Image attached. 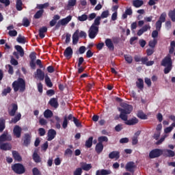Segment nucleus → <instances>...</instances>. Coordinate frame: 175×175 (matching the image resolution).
Wrapping results in <instances>:
<instances>
[{
    "mask_svg": "<svg viewBox=\"0 0 175 175\" xmlns=\"http://www.w3.org/2000/svg\"><path fill=\"white\" fill-rule=\"evenodd\" d=\"M8 35H10V36L13 37V36H17V31L16 30H10L8 32Z\"/></svg>",
    "mask_w": 175,
    "mask_h": 175,
    "instance_id": "0e129e2a",
    "label": "nucleus"
},
{
    "mask_svg": "<svg viewBox=\"0 0 175 175\" xmlns=\"http://www.w3.org/2000/svg\"><path fill=\"white\" fill-rule=\"evenodd\" d=\"M5 120L3 119V118H0V133L3 132V130L5 128Z\"/></svg>",
    "mask_w": 175,
    "mask_h": 175,
    "instance_id": "4c0bfd02",
    "label": "nucleus"
},
{
    "mask_svg": "<svg viewBox=\"0 0 175 175\" xmlns=\"http://www.w3.org/2000/svg\"><path fill=\"white\" fill-rule=\"evenodd\" d=\"M56 122H55V128L57 129H61V118L58 117V116H55L54 117Z\"/></svg>",
    "mask_w": 175,
    "mask_h": 175,
    "instance_id": "f704fd0d",
    "label": "nucleus"
},
{
    "mask_svg": "<svg viewBox=\"0 0 175 175\" xmlns=\"http://www.w3.org/2000/svg\"><path fill=\"white\" fill-rule=\"evenodd\" d=\"M139 46H141L142 48L146 46V44H147V42L144 40H139Z\"/></svg>",
    "mask_w": 175,
    "mask_h": 175,
    "instance_id": "774afa93",
    "label": "nucleus"
},
{
    "mask_svg": "<svg viewBox=\"0 0 175 175\" xmlns=\"http://www.w3.org/2000/svg\"><path fill=\"white\" fill-rule=\"evenodd\" d=\"M64 55L68 59H70L73 55V49H72V47L68 46L64 52Z\"/></svg>",
    "mask_w": 175,
    "mask_h": 175,
    "instance_id": "f8f14e48",
    "label": "nucleus"
},
{
    "mask_svg": "<svg viewBox=\"0 0 175 175\" xmlns=\"http://www.w3.org/2000/svg\"><path fill=\"white\" fill-rule=\"evenodd\" d=\"M77 3V0H68V6L72 8L73 6H76Z\"/></svg>",
    "mask_w": 175,
    "mask_h": 175,
    "instance_id": "603ef678",
    "label": "nucleus"
},
{
    "mask_svg": "<svg viewBox=\"0 0 175 175\" xmlns=\"http://www.w3.org/2000/svg\"><path fill=\"white\" fill-rule=\"evenodd\" d=\"M122 107L123 108H118L119 111H120L119 117L122 121H124L126 125L132 126L139 124V119L136 117L128 120V114H131L132 110H133V107H132V105L125 103Z\"/></svg>",
    "mask_w": 175,
    "mask_h": 175,
    "instance_id": "f257e3e1",
    "label": "nucleus"
},
{
    "mask_svg": "<svg viewBox=\"0 0 175 175\" xmlns=\"http://www.w3.org/2000/svg\"><path fill=\"white\" fill-rule=\"evenodd\" d=\"M12 92V88L10 87H7V88L4 89L1 93L2 96H6L8 94H10Z\"/></svg>",
    "mask_w": 175,
    "mask_h": 175,
    "instance_id": "c03bdc74",
    "label": "nucleus"
},
{
    "mask_svg": "<svg viewBox=\"0 0 175 175\" xmlns=\"http://www.w3.org/2000/svg\"><path fill=\"white\" fill-rule=\"evenodd\" d=\"M32 173L33 175H40V171L39 170V169H38V167H34L32 169Z\"/></svg>",
    "mask_w": 175,
    "mask_h": 175,
    "instance_id": "bf43d9fd",
    "label": "nucleus"
},
{
    "mask_svg": "<svg viewBox=\"0 0 175 175\" xmlns=\"http://www.w3.org/2000/svg\"><path fill=\"white\" fill-rule=\"evenodd\" d=\"M105 46H107L109 50H111V51H114V44L113 43V41H111V39L107 38L105 40Z\"/></svg>",
    "mask_w": 175,
    "mask_h": 175,
    "instance_id": "dca6fc26",
    "label": "nucleus"
},
{
    "mask_svg": "<svg viewBox=\"0 0 175 175\" xmlns=\"http://www.w3.org/2000/svg\"><path fill=\"white\" fill-rule=\"evenodd\" d=\"M166 21V12H163L160 16L159 20L156 22L155 27L157 31H161L162 28V23H165Z\"/></svg>",
    "mask_w": 175,
    "mask_h": 175,
    "instance_id": "423d86ee",
    "label": "nucleus"
},
{
    "mask_svg": "<svg viewBox=\"0 0 175 175\" xmlns=\"http://www.w3.org/2000/svg\"><path fill=\"white\" fill-rule=\"evenodd\" d=\"M98 143H103V142L107 143V142H109V138H107L106 136H101L98 137Z\"/></svg>",
    "mask_w": 175,
    "mask_h": 175,
    "instance_id": "09e8293b",
    "label": "nucleus"
},
{
    "mask_svg": "<svg viewBox=\"0 0 175 175\" xmlns=\"http://www.w3.org/2000/svg\"><path fill=\"white\" fill-rule=\"evenodd\" d=\"M16 42H18V43H22V44H25V37H21V35H19L16 38Z\"/></svg>",
    "mask_w": 175,
    "mask_h": 175,
    "instance_id": "49530a36",
    "label": "nucleus"
},
{
    "mask_svg": "<svg viewBox=\"0 0 175 175\" xmlns=\"http://www.w3.org/2000/svg\"><path fill=\"white\" fill-rule=\"evenodd\" d=\"M12 157L15 159V161H18V162H21V161H23L21 156H20L18 152L16 150L12 151Z\"/></svg>",
    "mask_w": 175,
    "mask_h": 175,
    "instance_id": "393cba45",
    "label": "nucleus"
},
{
    "mask_svg": "<svg viewBox=\"0 0 175 175\" xmlns=\"http://www.w3.org/2000/svg\"><path fill=\"white\" fill-rule=\"evenodd\" d=\"M16 9L18 12H21V10H23V1L16 0Z\"/></svg>",
    "mask_w": 175,
    "mask_h": 175,
    "instance_id": "7c9ffc66",
    "label": "nucleus"
},
{
    "mask_svg": "<svg viewBox=\"0 0 175 175\" xmlns=\"http://www.w3.org/2000/svg\"><path fill=\"white\" fill-rule=\"evenodd\" d=\"M158 44V40L157 39H153L149 42L148 46L151 47V49H155V46Z\"/></svg>",
    "mask_w": 175,
    "mask_h": 175,
    "instance_id": "a19ab883",
    "label": "nucleus"
},
{
    "mask_svg": "<svg viewBox=\"0 0 175 175\" xmlns=\"http://www.w3.org/2000/svg\"><path fill=\"white\" fill-rule=\"evenodd\" d=\"M31 139H32L31 135L29 133H25L23 139H22L23 142V146H25V147H28V146L31 144Z\"/></svg>",
    "mask_w": 175,
    "mask_h": 175,
    "instance_id": "6e6552de",
    "label": "nucleus"
},
{
    "mask_svg": "<svg viewBox=\"0 0 175 175\" xmlns=\"http://www.w3.org/2000/svg\"><path fill=\"white\" fill-rule=\"evenodd\" d=\"M21 120V113H18L16 116H15L13 118H12L11 122H12L13 124H17V122H18V121H20Z\"/></svg>",
    "mask_w": 175,
    "mask_h": 175,
    "instance_id": "c756f323",
    "label": "nucleus"
},
{
    "mask_svg": "<svg viewBox=\"0 0 175 175\" xmlns=\"http://www.w3.org/2000/svg\"><path fill=\"white\" fill-rule=\"evenodd\" d=\"M77 20L79 21H87V20H88V16L83 14L81 16H78Z\"/></svg>",
    "mask_w": 175,
    "mask_h": 175,
    "instance_id": "a18cd8bd",
    "label": "nucleus"
},
{
    "mask_svg": "<svg viewBox=\"0 0 175 175\" xmlns=\"http://www.w3.org/2000/svg\"><path fill=\"white\" fill-rule=\"evenodd\" d=\"M136 85L139 90H143V88H144V81L143 79H137V81H136Z\"/></svg>",
    "mask_w": 175,
    "mask_h": 175,
    "instance_id": "b1692460",
    "label": "nucleus"
},
{
    "mask_svg": "<svg viewBox=\"0 0 175 175\" xmlns=\"http://www.w3.org/2000/svg\"><path fill=\"white\" fill-rule=\"evenodd\" d=\"M138 118H141V120H147V115H146L143 111H139L137 113Z\"/></svg>",
    "mask_w": 175,
    "mask_h": 175,
    "instance_id": "de8ad7c7",
    "label": "nucleus"
},
{
    "mask_svg": "<svg viewBox=\"0 0 175 175\" xmlns=\"http://www.w3.org/2000/svg\"><path fill=\"white\" fill-rule=\"evenodd\" d=\"M109 158L110 159H120V152L118 151H113L109 153Z\"/></svg>",
    "mask_w": 175,
    "mask_h": 175,
    "instance_id": "6ab92c4d",
    "label": "nucleus"
},
{
    "mask_svg": "<svg viewBox=\"0 0 175 175\" xmlns=\"http://www.w3.org/2000/svg\"><path fill=\"white\" fill-rule=\"evenodd\" d=\"M12 170L16 174H24L25 173V167L21 163H15L12 165Z\"/></svg>",
    "mask_w": 175,
    "mask_h": 175,
    "instance_id": "39448f33",
    "label": "nucleus"
},
{
    "mask_svg": "<svg viewBox=\"0 0 175 175\" xmlns=\"http://www.w3.org/2000/svg\"><path fill=\"white\" fill-rule=\"evenodd\" d=\"M53 116V111L50 109H46L44 111V118H51Z\"/></svg>",
    "mask_w": 175,
    "mask_h": 175,
    "instance_id": "473e14b6",
    "label": "nucleus"
},
{
    "mask_svg": "<svg viewBox=\"0 0 175 175\" xmlns=\"http://www.w3.org/2000/svg\"><path fill=\"white\" fill-rule=\"evenodd\" d=\"M95 150H96V152H97V154H100V152L103 151V144L98 142L96 145Z\"/></svg>",
    "mask_w": 175,
    "mask_h": 175,
    "instance_id": "bb28decb",
    "label": "nucleus"
},
{
    "mask_svg": "<svg viewBox=\"0 0 175 175\" xmlns=\"http://www.w3.org/2000/svg\"><path fill=\"white\" fill-rule=\"evenodd\" d=\"M111 174V171L110 170H105L103 169L101 170H97L96 172V175H109Z\"/></svg>",
    "mask_w": 175,
    "mask_h": 175,
    "instance_id": "412c9836",
    "label": "nucleus"
},
{
    "mask_svg": "<svg viewBox=\"0 0 175 175\" xmlns=\"http://www.w3.org/2000/svg\"><path fill=\"white\" fill-rule=\"evenodd\" d=\"M43 13H44V10H40L37 11L33 16L34 18H36V20L40 18L43 16Z\"/></svg>",
    "mask_w": 175,
    "mask_h": 175,
    "instance_id": "72a5a7b5",
    "label": "nucleus"
},
{
    "mask_svg": "<svg viewBox=\"0 0 175 175\" xmlns=\"http://www.w3.org/2000/svg\"><path fill=\"white\" fill-rule=\"evenodd\" d=\"M0 149L3 151H9L12 150V145L9 143H0Z\"/></svg>",
    "mask_w": 175,
    "mask_h": 175,
    "instance_id": "f3484780",
    "label": "nucleus"
},
{
    "mask_svg": "<svg viewBox=\"0 0 175 175\" xmlns=\"http://www.w3.org/2000/svg\"><path fill=\"white\" fill-rule=\"evenodd\" d=\"M107 17H109V10H105L101 13L100 16H96L88 31L90 39H95V38H96V36L99 33L100 20H102V18H107Z\"/></svg>",
    "mask_w": 175,
    "mask_h": 175,
    "instance_id": "f03ea898",
    "label": "nucleus"
},
{
    "mask_svg": "<svg viewBox=\"0 0 175 175\" xmlns=\"http://www.w3.org/2000/svg\"><path fill=\"white\" fill-rule=\"evenodd\" d=\"M80 31L79 29L76 30L75 32L72 35V44H76L79 43V33Z\"/></svg>",
    "mask_w": 175,
    "mask_h": 175,
    "instance_id": "4be33fe9",
    "label": "nucleus"
},
{
    "mask_svg": "<svg viewBox=\"0 0 175 175\" xmlns=\"http://www.w3.org/2000/svg\"><path fill=\"white\" fill-rule=\"evenodd\" d=\"M29 58H30V61H36V53L35 52H32L30 55H29Z\"/></svg>",
    "mask_w": 175,
    "mask_h": 175,
    "instance_id": "052dcab7",
    "label": "nucleus"
},
{
    "mask_svg": "<svg viewBox=\"0 0 175 175\" xmlns=\"http://www.w3.org/2000/svg\"><path fill=\"white\" fill-rule=\"evenodd\" d=\"M12 140L11 136H8L6 133H3L0 136V143H3V142H10Z\"/></svg>",
    "mask_w": 175,
    "mask_h": 175,
    "instance_id": "aec40b11",
    "label": "nucleus"
},
{
    "mask_svg": "<svg viewBox=\"0 0 175 175\" xmlns=\"http://www.w3.org/2000/svg\"><path fill=\"white\" fill-rule=\"evenodd\" d=\"M94 140V137H90L88 140H86L85 146L87 148H91L92 147V142Z\"/></svg>",
    "mask_w": 175,
    "mask_h": 175,
    "instance_id": "2f4dec72",
    "label": "nucleus"
},
{
    "mask_svg": "<svg viewBox=\"0 0 175 175\" xmlns=\"http://www.w3.org/2000/svg\"><path fill=\"white\" fill-rule=\"evenodd\" d=\"M136 168V165H135V162L129 161L126 164L125 169L127 172H130V173H135V169Z\"/></svg>",
    "mask_w": 175,
    "mask_h": 175,
    "instance_id": "1a4fd4ad",
    "label": "nucleus"
},
{
    "mask_svg": "<svg viewBox=\"0 0 175 175\" xmlns=\"http://www.w3.org/2000/svg\"><path fill=\"white\" fill-rule=\"evenodd\" d=\"M68 118L66 116H65L64 118V121L62 123V126H63L64 129H66V128H68Z\"/></svg>",
    "mask_w": 175,
    "mask_h": 175,
    "instance_id": "864d4df0",
    "label": "nucleus"
},
{
    "mask_svg": "<svg viewBox=\"0 0 175 175\" xmlns=\"http://www.w3.org/2000/svg\"><path fill=\"white\" fill-rule=\"evenodd\" d=\"M33 159L36 163H40L42 162V159L40 158V156L38 154V152H34L33 154Z\"/></svg>",
    "mask_w": 175,
    "mask_h": 175,
    "instance_id": "a878e982",
    "label": "nucleus"
},
{
    "mask_svg": "<svg viewBox=\"0 0 175 175\" xmlns=\"http://www.w3.org/2000/svg\"><path fill=\"white\" fill-rule=\"evenodd\" d=\"M34 75L36 79H38L40 81H43L44 80V72H43L40 68H38Z\"/></svg>",
    "mask_w": 175,
    "mask_h": 175,
    "instance_id": "9b49d317",
    "label": "nucleus"
},
{
    "mask_svg": "<svg viewBox=\"0 0 175 175\" xmlns=\"http://www.w3.org/2000/svg\"><path fill=\"white\" fill-rule=\"evenodd\" d=\"M73 122L75 124V126H77V128H81V122H80V120H79V119L73 118Z\"/></svg>",
    "mask_w": 175,
    "mask_h": 175,
    "instance_id": "8fccbe9b",
    "label": "nucleus"
},
{
    "mask_svg": "<svg viewBox=\"0 0 175 175\" xmlns=\"http://www.w3.org/2000/svg\"><path fill=\"white\" fill-rule=\"evenodd\" d=\"M161 155H163V150L156 148L150 152L149 158L154 159V158H159Z\"/></svg>",
    "mask_w": 175,
    "mask_h": 175,
    "instance_id": "0eeeda50",
    "label": "nucleus"
},
{
    "mask_svg": "<svg viewBox=\"0 0 175 175\" xmlns=\"http://www.w3.org/2000/svg\"><path fill=\"white\" fill-rule=\"evenodd\" d=\"M12 88L14 92H24L25 91V81L23 78H18L12 83Z\"/></svg>",
    "mask_w": 175,
    "mask_h": 175,
    "instance_id": "20e7f679",
    "label": "nucleus"
},
{
    "mask_svg": "<svg viewBox=\"0 0 175 175\" xmlns=\"http://www.w3.org/2000/svg\"><path fill=\"white\" fill-rule=\"evenodd\" d=\"M64 155H70V157H72V155H73V151L70 150V148H67L64 152Z\"/></svg>",
    "mask_w": 175,
    "mask_h": 175,
    "instance_id": "13d9d810",
    "label": "nucleus"
},
{
    "mask_svg": "<svg viewBox=\"0 0 175 175\" xmlns=\"http://www.w3.org/2000/svg\"><path fill=\"white\" fill-rule=\"evenodd\" d=\"M158 32H159V30H154L152 32V38H153L154 39H155L156 38H158Z\"/></svg>",
    "mask_w": 175,
    "mask_h": 175,
    "instance_id": "69168bd1",
    "label": "nucleus"
},
{
    "mask_svg": "<svg viewBox=\"0 0 175 175\" xmlns=\"http://www.w3.org/2000/svg\"><path fill=\"white\" fill-rule=\"evenodd\" d=\"M49 3H44V4H37L36 9H39L40 10H43V9H47L49 6Z\"/></svg>",
    "mask_w": 175,
    "mask_h": 175,
    "instance_id": "e433bc0d",
    "label": "nucleus"
},
{
    "mask_svg": "<svg viewBox=\"0 0 175 175\" xmlns=\"http://www.w3.org/2000/svg\"><path fill=\"white\" fill-rule=\"evenodd\" d=\"M161 66H164V73L165 75H167V73H170V71L172 69L173 61L172 60V55L170 54H167L161 62Z\"/></svg>",
    "mask_w": 175,
    "mask_h": 175,
    "instance_id": "7ed1b4c3",
    "label": "nucleus"
},
{
    "mask_svg": "<svg viewBox=\"0 0 175 175\" xmlns=\"http://www.w3.org/2000/svg\"><path fill=\"white\" fill-rule=\"evenodd\" d=\"M163 154L164 157H166L167 158H172L175 156L174 151L170 150V149H164L163 150Z\"/></svg>",
    "mask_w": 175,
    "mask_h": 175,
    "instance_id": "ddd939ff",
    "label": "nucleus"
},
{
    "mask_svg": "<svg viewBox=\"0 0 175 175\" xmlns=\"http://www.w3.org/2000/svg\"><path fill=\"white\" fill-rule=\"evenodd\" d=\"M72 21V15H69L68 16L61 19L59 21L62 25H66L69 24V22Z\"/></svg>",
    "mask_w": 175,
    "mask_h": 175,
    "instance_id": "5701e85b",
    "label": "nucleus"
},
{
    "mask_svg": "<svg viewBox=\"0 0 175 175\" xmlns=\"http://www.w3.org/2000/svg\"><path fill=\"white\" fill-rule=\"evenodd\" d=\"M38 135L40 136H44L46 135V130L44 128L38 129Z\"/></svg>",
    "mask_w": 175,
    "mask_h": 175,
    "instance_id": "6e6d98bb",
    "label": "nucleus"
},
{
    "mask_svg": "<svg viewBox=\"0 0 175 175\" xmlns=\"http://www.w3.org/2000/svg\"><path fill=\"white\" fill-rule=\"evenodd\" d=\"M168 16L173 23H175V8L170 11Z\"/></svg>",
    "mask_w": 175,
    "mask_h": 175,
    "instance_id": "79ce46f5",
    "label": "nucleus"
},
{
    "mask_svg": "<svg viewBox=\"0 0 175 175\" xmlns=\"http://www.w3.org/2000/svg\"><path fill=\"white\" fill-rule=\"evenodd\" d=\"M124 57L127 64H132L133 62V57L131 55H124Z\"/></svg>",
    "mask_w": 175,
    "mask_h": 175,
    "instance_id": "58836bf2",
    "label": "nucleus"
},
{
    "mask_svg": "<svg viewBox=\"0 0 175 175\" xmlns=\"http://www.w3.org/2000/svg\"><path fill=\"white\" fill-rule=\"evenodd\" d=\"M57 136V131L55 130L51 129L48 131L47 133V140L48 142H51Z\"/></svg>",
    "mask_w": 175,
    "mask_h": 175,
    "instance_id": "9d476101",
    "label": "nucleus"
},
{
    "mask_svg": "<svg viewBox=\"0 0 175 175\" xmlns=\"http://www.w3.org/2000/svg\"><path fill=\"white\" fill-rule=\"evenodd\" d=\"M49 104L51 107H54L55 109H57L59 104H58V100L55 98H52L50 99Z\"/></svg>",
    "mask_w": 175,
    "mask_h": 175,
    "instance_id": "a211bd4d",
    "label": "nucleus"
},
{
    "mask_svg": "<svg viewBox=\"0 0 175 175\" xmlns=\"http://www.w3.org/2000/svg\"><path fill=\"white\" fill-rule=\"evenodd\" d=\"M45 83L49 88H51V87H53V83L51 82V79H50V77H49V76L45 77Z\"/></svg>",
    "mask_w": 175,
    "mask_h": 175,
    "instance_id": "37998d69",
    "label": "nucleus"
},
{
    "mask_svg": "<svg viewBox=\"0 0 175 175\" xmlns=\"http://www.w3.org/2000/svg\"><path fill=\"white\" fill-rule=\"evenodd\" d=\"M15 49L18 51V53H19L21 57H23L24 55V49H23V47H21V46L16 45Z\"/></svg>",
    "mask_w": 175,
    "mask_h": 175,
    "instance_id": "ea45409f",
    "label": "nucleus"
},
{
    "mask_svg": "<svg viewBox=\"0 0 175 175\" xmlns=\"http://www.w3.org/2000/svg\"><path fill=\"white\" fill-rule=\"evenodd\" d=\"M46 95H48V96H53V95H55V91H54V90H49L46 91Z\"/></svg>",
    "mask_w": 175,
    "mask_h": 175,
    "instance_id": "680f3d73",
    "label": "nucleus"
},
{
    "mask_svg": "<svg viewBox=\"0 0 175 175\" xmlns=\"http://www.w3.org/2000/svg\"><path fill=\"white\" fill-rule=\"evenodd\" d=\"M21 131H22L21 127H20V126H18V125H16L14 127V130H13L14 135L18 139L21 137Z\"/></svg>",
    "mask_w": 175,
    "mask_h": 175,
    "instance_id": "2eb2a0df",
    "label": "nucleus"
},
{
    "mask_svg": "<svg viewBox=\"0 0 175 175\" xmlns=\"http://www.w3.org/2000/svg\"><path fill=\"white\" fill-rule=\"evenodd\" d=\"M94 18H96V14L93 12L90 14H89V16L88 17V20L89 21H92V20H94Z\"/></svg>",
    "mask_w": 175,
    "mask_h": 175,
    "instance_id": "4d7b16f0",
    "label": "nucleus"
},
{
    "mask_svg": "<svg viewBox=\"0 0 175 175\" xmlns=\"http://www.w3.org/2000/svg\"><path fill=\"white\" fill-rule=\"evenodd\" d=\"M22 23V25L25 27H28L29 25H31V21H29V19H28L27 17L23 18Z\"/></svg>",
    "mask_w": 175,
    "mask_h": 175,
    "instance_id": "c9c22d12",
    "label": "nucleus"
},
{
    "mask_svg": "<svg viewBox=\"0 0 175 175\" xmlns=\"http://www.w3.org/2000/svg\"><path fill=\"white\" fill-rule=\"evenodd\" d=\"M86 48L85 46H81L79 49V54H84L85 53Z\"/></svg>",
    "mask_w": 175,
    "mask_h": 175,
    "instance_id": "e2e57ef3",
    "label": "nucleus"
},
{
    "mask_svg": "<svg viewBox=\"0 0 175 175\" xmlns=\"http://www.w3.org/2000/svg\"><path fill=\"white\" fill-rule=\"evenodd\" d=\"M83 173V169L81 167H78L74 172V175H81Z\"/></svg>",
    "mask_w": 175,
    "mask_h": 175,
    "instance_id": "5fc2aeb1",
    "label": "nucleus"
},
{
    "mask_svg": "<svg viewBox=\"0 0 175 175\" xmlns=\"http://www.w3.org/2000/svg\"><path fill=\"white\" fill-rule=\"evenodd\" d=\"M133 5L135 8H140L144 5V1H143V0H134Z\"/></svg>",
    "mask_w": 175,
    "mask_h": 175,
    "instance_id": "c85d7f7f",
    "label": "nucleus"
},
{
    "mask_svg": "<svg viewBox=\"0 0 175 175\" xmlns=\"http://www.w3.org/2000/svg\"><path fill=\"white\" fill-rule=\"evenodd\" d=\"M0 3H3L5 6H9L10 5V0H0Z\"/></svg>",
    "mask_w": 175,
    "mask_h": 175,
    "instance_id": "338daca9",
    "label": "nucleus"
},
{
    "mask_svg": "<svg viewBox=\"0 0 175 175\" xmlns=\"http://www.w3.org/2000/svg\"><path fill=\"white\" fill-rule=\"evenodd\" d=\"M39 124L41 126H44L47 125V120L43 118L39 119Z\"/></svg>",
    "mask_w": 175,
    "mask_h": 175,
    "instance_id": "3c124183",
    "label": "nucleus"
},
{
    "mask_svg": "<svg viewBox=\"0 0 175 175\" xmlns=\"http://www.w3.org/2000/svg\"><path fill=\"white\" fill-rule=\"evenodd\" d=\"M81 169L85 172H88L90 169H92L91 164H87V163H81Z\"/></svg>",
    "mask_w": 175,
    "mask_h": 175,
    "instance_id": "cd10ccee",
    "label": "nucleus"
},
{
    "mask_svg": "<svg viewBox=\"0 0 175 175\" xmlns=\"http://www.w3.org/2000/svg\"><path fill=\"white\" fill-rule=\"evenodd\" d=\"M17 110H18V106L17 105V104H12V109L8 110L9 116H10V117H14V116H16Z\"/></svg>",
    "mask_w": 175,
    "mask_h": 175,
    "instance_id": "4468645a",
    "label": "nucleus"
}]
</instances>
